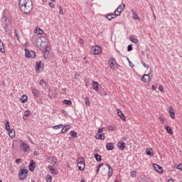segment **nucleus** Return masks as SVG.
Instances as JSON below:
<instances>
[{
    "label": "nucleus",
    "instance_id": "nucleus-1",
    "mask_svg": "<svg viewBox=\"0 0 182 182\" xmlns=\"http://www.w3.org/2000/svg\"><path fill=\"white\" fill-rule=\"evenodd\" d=\"M18 5L21 12L26 15L33 9L32 0H19Z\"/></svg>",
    "mask_w": 182,
    "mask_h": 182
},
{
    "label": "nucleus",
    "instance_id": "nucleus-2",
    "mask_svg": "<svg viewBox=\"0 0 182 182\" xmlns=\"http://www.w3.org/2000/svg\"><path fill=\"white\" fill-rule=\"evenodd\" d=\"M7 14H8V10H4L3 11V17L1 18V22H3L4 28H7L8 23H9V20H8V17H6Z\"/></svg>",
    "mask_w": 182,
    "mask_h": 182
},
{
    "label": "nucleus",
    "instance_id": "nucleus-3",
    "mask_svg": "<svg viewBox=\"0 0 182 182\" xmlns=\"http://www.w3.org/2000/svg\"><path fill=\"white\" fill-rule=\"evenodd\" d=\"M77 164L78 166L79 170H85V167L86 166L85 164V158L80 157L77 159Z\"/></svg>",
    "mask_w": 182,
    "mask_h": 182
},
{
    "label": "nucleus",
    "instance_id": "nucleus-4",
    "mask_svg": "<svg viewBox=\"0 0 182 182\" xmlns=\"http://www.w3.org/2000/svg\"><path fill=\"white\" fill-rule=\"evenodd\" d=\"M18 176H19L20 180H25V178L28 177V170L21 169L19 172Z\"/></svg>",
    "mask_w": 182,
    "mask_h": 182
},
{
    "label": "nucleus",
    "instance_id": "nucleus-5",
    "mask_svg": "<svg viewBox=\"0 0 182 182\" xmlns=\"http://www.w3.org/2000/svg\"><path fill=\"white\" fill-rule=\"evenodd\" d=\"M125 6L126 5L124 4H123V6L122 5H119L118 6V8L114 11V14L116 15V16H120L122 12H123V11L124 10Z\"/></svg>",
    "mask_w": 182,
    "mask_h": 182
},
{
    "label": "nucleus",
    "instance_id": "nucleus-6",
    "mask_svg": "<svg viewBox=\"0 0 182 182\" xmlns=\"http://www.w3.org/2000/svg\"><path fill=\"white\" fill-rule=\"evenodd\" d=\"M25 54L26 58H35L36 56V53L33 50H30L28 49H25Z\"/></svg>",
    "mask_w": 182,
    "mask_h": 182
},
{
    "label": "nucleus",
    "instance_id": "nucleus-7",
    "mask_svg": "<svg viewBox=\"0 0 182 182\" xmlns=\"http://www.w3.org/2000/svg\"><path fill=\"white\" fill-rule=\"evenodd\" d=\"M21 147L23 148L24 153H28V151L31 150V148L29 147V146H28V144H26V143L25 142H21Z\"/></svg>",
    "mask_w": 182,
    "mask_h": 182
},
{
    "label": "nucleus",
    "instance_id": "nucleus-8",
    "mask_svg": "<svg viewBox=\"0 0 182 182\" xmlns=\"http://www.w3.org/2000/svg\"><path fill=\"white\" fill-rule=\"evenodd\" d=\"M168 110L169 116H171V119H174L176 117V114L174 113V109H173V107H169Z\"/></svg>",
    "mask_w": 182,
    "mask_h": 182
},
{
    "label": "nucleus",
    "instance_id": "nucleus-9",
    "mask_svg": "<svg viewBox=\"0 0 182 182\" xmlns=\"http://www.w3.org/2000/svg\"><path fill=\"white\" fill-rule=\"evenodd\" d=\"M141 80L142 82H145L146 83L150 82V75L144 74L141 78Z\"/></svg>",
    "mask_w": 182,
    "mask_h": 182
},
{
    "label": "nucleus",
    "instance_id": "nucleus-10",
    "mask_svg": "<svg viewBox=\"0 0 182 182\" xmlns=\"http://www.w3.org/2000/svg\"><path fill=\"white\" fill-rule=\"evenodd\" d=\"M106 167L108 168V177H112L113 175V168H112V166L109 164H106Z\"/></svg>",
    "mask_w": 182,
    "mask_h": 182
},
{
    "label": "nucleus",
    "instance_id": "nucleus-11",
    "mask_svg": "<svg viewBox=\"0 0 182 182\" xmlns=\"http://www.w3.org/2000/svg\"><path fill=\"white\" fill-rule=\"evenodd\" d=\"M153 166H154V168H155V170L156 171H158V173H163V168L161 166H160V165L154 164Z\"/></svg>",
    "mask_w": 182,
    "mask_h": 182
},
{
    "label": "nucleus",
    "instance_id": "nucleus-12",
    "mask_svg": "<svg viewBox=\"0 0 182 182\" xmlns=\"http://www.w3.org/2000/svg\"><path fill=\"white\" fill-rule=\"evenodd\" d=\"M92 50H94V54L95 55H99L100 52V46H95L94 47H92Z\"/></svg>",
    "mask_w": 182,
    "mask_h": 182
},
{
    "label": "nucleus",
    "instance_id": "nucleus-13",
    "mask_svg": "<svg viewBox=\"0 0 182 182\" xmlns=\"http://www.w3.org/2000/svg\"><path fill=\"white\" fill-rule=\"evenodd\" d=\"M117 114H118V116L120 117V119H122V120H124V122H126V117L124 116V114L123 112H122V110L118 109Z\"/></svg>",
    "mask_w": 182,
    "mask_h": 182
},
{
    "label": "nucleus",
    "instance_id": "nucleus-14",
    "mask_svg": "<svg viewBox=\"0 0 182 182\" xmlns=\"http://www.w3.org/2000/svg\"><path fill=\"white\" fill-rule=\"evenodd\" d=\"M92 86L93 90H95L96 92H97V90H99V82H97L96 81H92Z\"/></svg>",
    "mask_w": 182,
    "mask_h": 182
},
{
    "label": "nucleus",
    "instance_id": "nucleus-15",
    "mask_svg": "<svg viewBox=\"0 0 182 182\" xmlns=\"http://www.w3.org/2000/svg\"><path fill=\"white\" fill-rule=\"evenodd\" d=\"M106 149L109 151L113 150V149H114V144L113 142H109L107 144Z\"/></svg>",
    "mask_w": 182,
    "mask_h": 182
},
{
    "label": "nucleus",
    "instance_id": "nucleus-16",
    "mask_svg": "<svg viewBox=\"0 0 182 182\" xmlns=\"http://www.w3.org/2000/svg\"><path fill=\"white\" fill-rule=\"evenodd\" d=\"M116 16H116V14H107V15H106L105 16V18H107V19H108V21H112V19H115V18H116Z\"/></svg>",
    "mask_w": 182,
    "mask_h": 182
},
{
    "label": "nucleus",
    "instance_id": "nucleus-17",
    "mask_svg": "<svg viewBox=\"0 0 182 182\" xmlns=\"http://www.w3.org/2000/svg\"><path fill=\"white\" fill-rule=\"evenodd\" d=\"M117 146L119 148L120 150H124V149H126V143L118 142Z\"/></svg>",
    "mask_w": 182,
    "mask_h": 182
},
{
    "label": "nucleus",
    "instance_id": "nucleus-18",
    "mask_svg": "<svg viewBox=\"0 0 182 182\" xmlns=\"http://www.w3.org/2000/svg\"><path fill=\"white\" fill-rule=\"evenodd\" d=\"M95 138L100 140H105V134H97Z\"/></svg>",
    "mask_w": 182,
    "mask_h": 182
},
{
    "label": "nucleus",
    "instance_id": "nucleus-19",
    "mask_svg": "<svg viewBox=\"0 0 182 182\" xmlns=\"http://www.w3.org/2000/svg\"><path fill=\"white\" fill-rule=\"evenodd\" d=\"M29 170L30 171H33L35 170V162H33V161H31L29 164Z\"/></svg>",
    "mask_w": 182,
    "mask_h": 182
},
{
    "label": "nucleus",
    "instance_id": "nucleus-20",
    "mask_svg": "<svg viewBox=\"0 0 182 182\" xmlns=\"http://www.w3.org/2000/svg\"><path fill=\"white\" fill-rule=\"evenodd\" d=\"M32 93L35 97H39V90H38L37 89L33 88L32 90Z\"/></svg>",
    "mask_w": 182,
    "mask_h": 182
},
{
    "label": "nucleus",
    "instance_id": "nucleus-21",
    "mask_svg": "<svg viewBox=\"0 0 182 182\" xmlns=\"http://www.w3.org/2000/svg\"><path fill=\"white\" fill-rule=\"evenodd\" d=\"M20 100L21 103H26L28 100V97L26 96V95H23Z\"/></svg>",
    "mask_w": 182,
    "mask_h": 182
},
{
    "label": "nucleus",
    "instance_id": "nucleus-22",
    "mask_svg": "<svg viewBox=\"0 0 182 182\" xmlns=\"http://www.w3.org/2000/svg\"><path fill=\"white\" fill-rule=\"evenodd\" d=\"M9 136L11 139H14L15 137V131L14 130H9Z\"/></svg>",
    "mask_w": 182,
    "mask_h": 182
},
{
    "label": "nucleus",
    "instance_id": "nucleus-23",
    "mask_svg": "<svg viewBox=\"0 0 182 182\" xmlns=\"http://www.w3.org/2000/svg\"><path fill=\"white\" fill-rule=\"evenodd\" d=\"M41 63H42V62H41V61H38V62L36 63V72H38V70H39L41 69Z\"/></svg>",
    "mask_w": 182,
    "mask_h": 182
},
{
    "label": "nucleus",
    "instance_id": "nucleus-24",
    "mask_svg": "<svg viewBox=\"0 0 182 182\" xmlns=\"http://www.w3.org/2000/svg\"><path fill=\"white\" fill-rule=\"evenodd\" d=\"M0 52L2 53H4L5 52V47H4V43H2V41L0 40Z\"/></svg>",
    "mask_w": 182,
    "mask_h": 182
},
{
    "label": "nucleus",
    "instance_id": "nucleus-25",
    "mask_svg": "<svg viewBox=\"0 0 182 182\" xmlns=\"http://www.w3.org/2000/svg\"><path fill=\"white\" fill-rule=\"evenodd\" d=\"M131 42H133V43H139V40L137 38H136L134 36H132L129 38Z\"/></svg>",
    "mask_w": 182,
    "mask_h": 182
},
{
    "label": "nucleus",
    "instance_id": "nucleus-26",
    "mask_svg": "<svg viewBox=\"0 0 182 182\" xmlns=\"http://www.w3.org/2000/svg\"><path fill=\"white\" fill-rule=\"evenodd\" d=\"M95 159L98 162L102 161V156L100 154H95Z\"/></svg>",
    "mask_w": 182,
    "mask_h": 182
},
{
    "label": "nucleus",
    "instance_id": "nucleus-27",
    "mask_svg": "<svg viewBox=\"0 0 182 182\" xmlns=\"http://www.w3.org/2000/svg\"><path fill=\"white\" fill-rule=\"evenodd\" d=\"M146 154H147V156H151V154H153V149L150 148L146 149Z\"/></svg>",
    "mask_w": 182,
    "mask_h": 182
},
{
    "label": "nucleus",
    "instance_id": "nucleus-28",
    "mask_svg": "<svg viewBox=\"0 0 182 182\" xmlns=\"http://www.w3.org/2000/svg\"><path fill=\"white\" fill-rule=\"evenodd\" d=\"M165 129H166L167 133H168L169 134H173V130L171 129V128H170V127L166 126Z\"/></svg>",
    "mask_w": 182,
    "mask_h": 182
},
{
    "label": "nucleus",
    "instance_id": "nucleus-29",
    "mask_svg": "<svg viewBox=\"0 0 182 182\" xmlns=\"http://www.w3.org/2000/svg\"><path fill=\"white\" fill-rule=\"evenodd\" d=\"M35 33H38V35H42V33H43V31L39 28H36L35 30Z\"/></svg>",
    "mask_w": 182,
    "mask_h": 182
},
{
    "label": "nucleus",
    "instance_id": "nucleus-30",
    "mask_svg": "<svg viewBox=\"0 0 182 182\" xmlns=\"http://www.w3.org/2000/svg\"><path fill=\"white\" fill-rule=\"evenodd\" d=\"M70 134L72 136V137H73V139H76V137H77V133H76L75 131H71Z\"/></svg>",
    "mask_w": 182,
    "mask_h": 182
},
{
    "label": "nucleus",
    "instance_id": "nucleus-31",
    "mask_svg": "<svg viewBox=\"0 0 182 182\" xmlns=\"http://www.w3.org/2000/svg\"><path fill=\"white\" fill-rule=\"evenodd\" d=\"M114 58H111L109 60V65H110V68H114Z\"/></svg>",
    "mask_w": 182,
    "mask_h": 182
},
{
    "label": "nucleus",
    "instance_id": "nucleus-32",
    "mask_svg": "<svg viewBox=\"0 0 182 182\" xmlns=\"http://www.w3.org/2000/svg\"><path fill=\"white\" fill-rule=\"evenodd\" d=\"M69 129H70L69 126H68V125L65 126V127L62 129L61 133H66V132H68Z\"/></svg>",
    "mask_w": 182,
    "mask_h": 182
},
{
    "label": "nucleus",
    "instance_id": "nucleus-33",
    "mask_svg": "<svg viewBox=\"0 0 182 182\" xmlns=\"http://www.w3.org/2000/svg\"><path fill=\"white\" fill-rule=\"evenodd\" d=\"M43 56L45 59H48V58H49V50H46L43 53Z\"/></svg>",
    "mask_w": 182,
    "mask_h": 182
},
{
    "label": "nucleus",
    "instance_id": "nucleus-34",
    "mask_svg": "<svg viewBox=\"0 0 182 182\" xmlns=\"http://www.w3.org/2000/svg\"><path fill=\"white\" fill-rule=\"evenodd\" d=\"M63 124L55 125L53 127V129L58 130V129H63Z\"/></svg>",
    "mask_w": 182,
    "mask_h": 182
},
{
    "label": "nucleus",
    "instance_id": "nucleus-35",
    "mask_svg": "<svg viewBox=\"0 0 182 182\" xmlns=\"http://www.w3.org/2000/svg\"><path fill=\"white\" fill-rule=\"evenodd\" d=\"M84 100L85 101L86 106H90V101H89V97H86Z\"/></svg>",
    "mask_w": 182,
    "mask_h": 182
},
{
    "label": "nucleus",
    "instance_id": "nucleus-36",
    "mask_svg": "<svg viewBox=\"0 0 182 182\" xmlns=\"http://www.w3.org/2000/svg\"><path fill=\"white\" fill-rule=\"evenodd\" d=\"M64 105H68L69 106H70V105H72V101L70 100H65L63 101Z\"/></svg>",
    "mask_w": 182,
    "mask_h": 182
},
{
    "label": "nucleus",
    "instance_id": "nucleus-37",
    "mask_svg": "<svg viewBox=\"0 0 182 182\" xmlns=\"http://www.w3.org/2000/svg\"><path fill=\"white\" fill-rule=\"evenodd\" d=\"M6 130L7 131L11 130V126L9 125V122H6Z\"/></svg>",
    "mask_w": 182,
    "mask_h": 182
},
{
    "label": "nucleus",
    "instance_id": "nucleus-38",
    "mask_svg": "<svg viewBox=\"0 0 182 182\" xmlns=\"http://www.w3.org/2000/svg\"><path fill=\"white\" fill-rule=\"evenodd\" d=\"M133 18H134L135 21H137V20H139V16H138L136 13H134V14H133Z\"/></svg>",
    "mask_w": 182,
    "mask_h": 182
},
{
    "label": "nucleus",
    "instance_id": "nucleus-39",
    "mask_svg": "<svg viewBox=\"0 0 182 182\" xmlns=\"http://www.w3.org/2000/svg\"><path fill=\"white\" fill-rule=\"evenodd\" d=\"M100 167H103V164H100L97 167V173H99V171H100Z\"/></svg>",
    "mask_w": 182,
    "mask_h": 182
},
{
    "label": "nucleus",
    "instance_id": "nucleus-40",
    "mask_svg": "<svg viewBox=\"0 0 182 182\" xmlns=\"http://www.w3.org/2000/svg\"><path fill=\"white\" fill-rule=\"evenodd\" d=\"M15 33H16V37L18 39V41H19V31H18L17 30L15 31Z\"/></svg>",
    "mask_w": 182,
    "mask_h": 182
},
{
    "label": "nucleus",
    "instance_id": "nucleus-41",
    "mask_svg": "<svg viewBox=\"0 0 182 182\" xmlns=\"http://www.w3.org/2000/svg\"><path fill=\"white\" fill-rule=\"evenodd\" d=\"M127 50L128 52H131V50H133V47L132 46V45L128 46Z\"/></svg>",
    "mask_w": 182,
    "mask_h": 182
},
{
    "label": "nucleus",
    "instance_id": "nucleus-42",
    "mask_svg": "<svg viewBox=\"0 0 182 182\" xmlns=\"http://www.w3.org/2000/svg\"><path fill=\"white\" fill-rule=\"evenodd\" d=\"M141 63H142V65H143V66H144V68H146L147 69H149V65H148V64H146V63H144V61H141Z\"/></svg>",
    "mask_w": 182,
    "mask_h": 182
},
{
    "label": "nucleus",
    "instance_id": "nucleus-43",
    "mask_svg": "<svg viewBox=\"0 0 182 182\" xmlns=\"http://www.w3.org/2000/svg\"><path fill=\"white\" fill-rule=\"evenodd\" d=\"M109 132H113L114 130V128L112 126L108 127Z\"/></svg>",
    "mask_w": 182,
    "mask_h": 182
},
{
    "label": "nucleus",
    "instance_id": "nucleus-44",
    "mask_svg": "<svg viewBox=\"0 0 182 182\" xmlns=\"http://www.w3.org/2000/svg\"><path fill=\"white\" fill-rule=\"evenodd\" d=\"M177 168L178 170H180L181 171H182V164H178L177 166Z\"/></svg>",
    "mask_w": 182,
    "mask_h": 182
},
{
    "label": "nucleus",
    "instance_id": "nucleus-45",
    "mask_svg": "<svg viewBox=\"0 0 182 182\" xmlns=\"http://www.w3.org/2000/svg\"><path fill=\"white\" fill-rule=\"evenodd\" d=\"M127 60L129 61V66L131 68H133L134 66V65L133 63H132V61H130V60L129 58H127Z\"/></svg>",
    "mask_w": 182,
    "mask_h": 182
},
{
    "label": "nucleus",
    "instance_id": "nucleus-46",
    "mask_svg": "<svg viewBox=\"0 0 182 182\" xmlns=\"http://www.w3.org/2000/svg\"><path fill=\"white\" fill-rule=\"evenodd\" d=\"M131 176H132V177H136V171H132L131 172Z\"/></svg>",
    "mask_w": 182,
    "mask_h": 182
},
{
    "label": "nucleus",
    "instance_id": "nucleus-47",
    "mask_svg": "<svg viewBox=\"0 0 182 182\" xmlns=\"http://www.w3.org/2000/svg\"><path fill=\"white\" fill-rule=\"evenodd\" d=\"M46 180H47V182H51L52 181V176H48Z\"/></svg>",
    "mask_w": 182,
    "mask_h": 182
},
{
    "label": "nucleus",
    "instance_id": "nucleus-48",
    "mask_svg": "<svg viewBox=\"0 0 182 182\" xmlns=\"http://www.w3.org/2000/svg\"><path fill=\"white\" fill-rule=\"evenodd\" d=\"M24 116L26 117H28L29 116V111H26V112H24Z\"/></svg>",
    "mask_w": 182,
    "mask_h": 182
},
{
    "label": "nucleus",
    "instance_id": "nucleus-49",
    "mask_svg": "<svg viewBox=\"0 0 182 182\" xmlns=\"http://www.w3.org/2000/svg\"><path fill=\"white\" fill-rule=\"evenodd\" d=\"M60 14L63 15V10L62 9V6H60Z\"/></svg>",
    "mask_w": 182,
    "mask_h": 182
},
{
    "label": "nucleus",
    "instance_id": "nucleus-50",
    "mask_svg": "<svg viewBox=\"0 0 182 182\" xmlns=\"http://www.w3.org/2000/svg\"><path fill=\"white\" fill-rule=\"evenodd\" d=\"M43 83H45V80H41L40 82H39V85H43Z\"/></svg>",
    "mask_w": 182,
    "mask_h": 182
},
{
    "label": "nucleus",
    "instance_id": "nucleus-51",
    "mask_svg": "<svg viewBox=\"0 0 182 182\" xmlns=\"http://www.w3.org/2000/svg\"><path fill=\"white\" fill-rule=\"evenodd\" d=\"M102 132H103V128H100L98 129V133L99 134H100V133H102Z\"/></svg>",
    "mask_w": 182,
    "mask_h": 182
},
{
    "label": "nucleus",
    "instance_id": "nucleus-52",
    "mask_svg": "<svg viewBox=\"0 0 182 182\" xmlns=\"http://www.w3.org/2000/svg\"><path fill=\"white\" fill-rule=\"evenodd\" d=\"M50 173H51L52 174H56V171H55V168H54V169H52V170L50 171Z\"/></svg>",
    "mask_w": 182,
    "mask_h": 182
},
{
    "label": "nucleus",
    "instance_id": "nucleus-53",
    "mask_svg": "<svg viewBox=\"0 0 182 182\" xmlns=\"http://www.w3.org/2000/svg\"><path fill=\"white\" fill-rule=\"evenodd\" d=\"M16 163H17V164H19L21 163V159H17L16 160Z\"/></svg>",
    "mask_w": 182,
    "mask_h": 182
},
{
    "label": "nucleus",
    "instance_id": "nucleus-54",
    "mask_svg": "<svg viewBox=\"0 0 182 182\" xmlns=\"http://www.w3.org/2000/svg\"><path fill=\"white\" fill-rule=\"evenodd\" d=\"M48 168H49L50 171H51V170L54 169L53 166H48Z\"/></svg>",
    "mask_w": 182,
    "mask_h": 182
},
{
    "label": "nucleus",
    "instance_id": "nucleus-55",
    "mask_svg": "<svg viewBox=\"0 0 182 182\" xmlns=\"http://www.w3.org/2000/svg\"><path fill=\"white\" fill-rule=\"evenodd\" d=\"M159 89L160 92H163V86L162 85H160Z\"/></svg>",
    "mask_w": 182,
    "mask_h": 182
},
{
    "label": "nucleus",
    "instance_id": "nucleus-56",
    "mask_svg": "<svg viewBox=\"0 0 182 182\" xmlns=\"http://www.w3.org/2000/svg\"><path fill=\"white\" fill-rule=\"evenodd\" d=\"M49 6H50V8H53V6H55L53 3H49Z\"/></svg>",
    "mask_w": 182,
    "mask_h": 182
},
{
    "label": "nucleus",
    "instance_id": "nucleus-57",
    "mask_svg": "<svg viewBox=\"0 0 182 182\" xmlns=\"http://www.w3.org/2000/svg\"><path fill=\"white\" fill-rule=\"evenodd\" d=\"M152 90H156V86L154 85H152V87H151Z\"/></svg>",
    "mask_w": 182,
    "mask_h": 182
},
{
    "label": "nucleus",
    "instance_id": "nucleus-58",
    "mask_svg": "<svg viewBox=\"0 0 182 182\" xmlns=\"http://www.w3.org/2000/svg\"><path fill=\"white\" fill-rule=\"evenodd\" d=\"M79 42H80V43L83 44V40H82V39H80V40L79 41Z\"/></svg>",
    "mask_w": 182,
    "mask_h": 182
},
{
    "label": "nucleus",
    "instance_id": "nucleus-59",
    "mask_svg": "<svg viewBox=\"0 0 182 182\" xmlns=\"http://www.w3.org/2000/svg\"><path fill=\"white\" fill-rule=\"evenodd\" d=\"M168 182H174V181H173V179H168Z\"/></svg>",
    "mask_w": 182,
    "mask_h": 182
},
{
    "label": "nucleus",
    "instance_id": "nucleus-60",
    "mask_svg": "<svg viewBox=\"0 0 182 182\" xmlns=\"http://www.w3.org/2000/svg\"><path fill=\"white\" fill-rule=\"evenodd\" d=\"M23 120H26V119H28V118H27V117H25V115H23Z\"/></svg>",
    "mask_w": 182,
    "mask_h": 182
},
{
    "label": "nucleus",
    "instance_id": "nucleus-61",
    "mask_svg": "<svg viewBox=\"0 0 182 182\" xmlns=\"http://www.w3.org/2000/svg\"><path fill=\"white\" fill-rule=\"evenodd\" d=\"M53 166H55V164H56V161H54V162L53 163Z\"/></svg>",
    "mask_w": 182,
    "mask_h": 182
},
{
    "label": "nucleus",
    "instance_id": "nucleus-62",
    "mask_svg": "<svg viewBox=\"0 0 182 182\" xmlns=\"http://www.w3.org/2000/svg\"><path fill=\"white\" fill-rule=\"evenodd\" d=\"M80 182H85V180L82 179Z\"/></svg>",
    "mask_w": 182,
    "mask_h": 182
},
{
    "label": "nucleus",
    "instance_id": "nucleus-63",
    "mask_svg": "<svg viewBox=\"0 0 182 182\" xmlns=\"http://www.w3.org/2000/svg\"><path fill=\"white\" fill-rule=\"evenodd\" d=\"M50 1H51V2H55V0H50Z\"/></svg>",
    "mask_w": 182,
    "mask_h": 182
},
{
    "label": "nucleus",
    "instance_id": "nucleus-64",
    "mask_svg": "<svg viewBox=\"0 0 182 182\" xmlns=\"http://www.w3.org/2000/svg\"><path fill=\"white\" fill-rule=\"evenodd\" d=\"M114 182H119L118 181H115Z\"/></svg>",
    "mask_w": 182,
    "mask_h": 182
}]
</instances>
